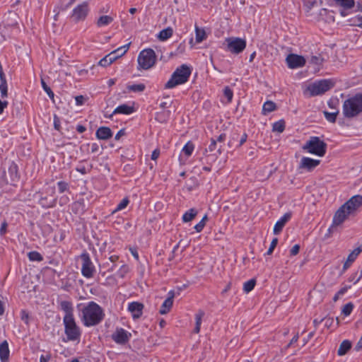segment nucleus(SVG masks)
<instances>
[{"mask_svg": "<svg viewBox=\"0 0 362 362\" xmlns=\"http://www.w3.org/2000/svg\"><path fill=\"white\" fill-rule=\"evenodd\" d=\"M105 317L103 308L95 302H90L82 309V322L86 327L98 325Z\"/></svg>", "mask_w": 362, "mask_h": 362, "instance_id": "nucleus-1", "label": "nucleus"}, {"mask_svg": "<svg viewBox=\"0 0 362 362\" xmlns=\"http://www.w3.org/2000/svg\"><path fill=\"white\" fill-rule=\"evenodd\" d=\"M342 112L346 118L355 117L362 112V94H356L344 100Z\"/></svg>", "mask_w": 362, "mask_h": 362, "instance_id": "nucleus-2", "label": "nucleus"}, {"mask_svg": "<svg viewBox=\"0 0 362 362\" xmlns=\"http://www.w3.org/2000/svg\"><path fill=\"white\" fill-rule=\"evenodd\" d=\"M191 74L190 68L186 65L182 64L172 74L170 78L165 84V88H173L178 85L183 84L188 81Z\"/></svg>", "mask_w": 362, "mask_h": 362, "instance_id": "nucleus-3", "label": "nucleus"}, {"mask_svg": "<svg viewBox=\"0 0 362 362\" xmlns=\"http://www.w3.org/2000/svg\"><path fill=\"white\" fill-rule=\"evenodd\" d=\"M334 85V82L329 79L317 81L307 86L304 94H308L310 97L322 95L330 90Z\"/></svg>", "mask_w": 362, "mask_h": 362, "instance_id": "nucleus-4", "label": "nucleus"}, {"mask_svg": "<svg viewBox=\"0 0 362 362\" xmlns=\"http://www.w3.org/2000/svg\"><path fill=\"white\" fill-rule=\"evenodd\" d=\"M303 149L311 154L322 157L327 151V144L317 136H312L303 146Z\"/></svg>", "mask_w": 362, "mask_h": 362, "instance_id": "nucleus-5", "label": "nucleus"}, {"mask_svg": "<svg viewBox=\"0 0 362 362\" xmlns=\"http://www.w3.org/2000/svg\"><path fill=\"white\" fill-rule=\"evenodd\" d=\"M156 55L152 49H144L140 52L138 57L139 66L143 69L151 68L156 63Z\"/></svg>", "mask_w": 362, "mask_h": 362, "instance_id": "nucleus-6", "label": "nucleus"}, {"mask_svg": "<svg viewBox=\"0 0 362 362\" xmlns=\"http://www.w3.org/2000/svg\"><path fill=\"white\" fill-rule=\"evenodd\" d=\"M64 325L65 328V334L70 341H75L79 339L81 332L79 327L76 325L73 317H64Z\"/></svg>", "mask_w": 362, "mask_h": 362, "instance_id": "nucleus-7", "label": "nucleus"}, {"mask_svg": "<svg viewBox=\"0 0 362 362\" xmlns=\"http://www.w3.org/2000/svg\"><path fill=\"white\" fill-rule=\"evenodd\" d=\"M226 42L228 50L233 54L242 52L246 47V41L239 37H228L226 39Z\"/></svg>", "mask_w": 362, "mask_h": 362, "instance_id": "nucleus-8", "label": "nucleus"}, {"mask_svg": "<svg viewBox=\"0 0 362 362\" xmlns=\"http://www.w3.org/2000/svg\"><path fill=\"white\" fill-rule=\"evenodd\" d=\"M88 12V4L86 1L83 2L74 8L71 16V19L74 23L83 21L87 17Z\"/></svg>", "mask_w": 362, "mask_h": 362, "instance_id": "nucleus-9", "label": "nucleus"}, {"mask_svg": "<svg viewBox=\"0 0 362 362\" xmlns=\"http://www.w3.org/2000/svg\"><path fill=\"white\" fill-rule=\"evenodd\" d=\"M82 260L81 273L86 278H92L95 272V267L93 266L89 255L88 253H83L81 255Z\"/></svg>", "mask_w": 362, "mask_h": 362, "instance_id": "nucleus-10", "label": "nucleus"}, {"mask_svg": "<svg viewBox=\"0 0 362 362\" xmlns=\"http://www.w3.org/2000/svg\"><path fill=\"white\" fill-rule=\"evenodd\" d=\"M286 62L290 69L303 67L305 64L303 57L295 54H290L286 57Z\"/></svg>", "mask_w": 362, "mask_h": 362, "instance_id": "nucleus-11", "label": "nucleus"}, {"mask_svg": "<svg viewBox=\"0 0 362 362\" xmlns=\"http://www.w3.org/2000/svg\"><path fill=\"white\" fill-rule=\"evenodd\" d=\"M132 334L122 328H117L112 334V339L119 344H124L129 341Z\"/></svg>", "mask_w": 362, "mask_h": 362, "instance_id": "nucleus-12", "label": "nucleus"}, {"mask_svg": "<svg viewBox=\"0 0 362 362\" xmlns=\"http://www.w3.org/2000/svg\"><path fill=\"white\" fill-rule=\"evenodd\" d=\"M351 214H352L342 205L334 216L332 226L341 225Z\"/></svg>", "mask_w": 362, "mask_h": 362, "instance_id": "nucleus-13", "label": "nucleus"}, {"mask_svg": "<svg viewBox=\"0 0 362 362\" xmlns=\"http://www.w3.org/2000/svg\"><path fill=\"white\" fill-rule=\"evenodd\" d=\"M349 212L354 214L360 206H362V196L355 195L343 204Z\"/></svg>", "mask_w": 362, "mask_h": 362, "instance_id": "nucleus-14", "label": "nucleus"}, {"mask_svg": "<svg viewBox=\"0 0 362 362\" xmlns=\"http://www.w3.org/2000/svg\"><path fill=\"white\" fill-rule=\"evenodd\" d=\"M320 163V160L313 159L308 157H303L300 160L299 168L308 171L313 170Z\"/></svg>", "mask_w": 362, "mask_h": 362, "instance_id": "nucleus-15", "label": "nucleus"}, {"mask_svg": "<svg viewBox=\"0 0 362 362\" xmlns=\"http://www.w3.org/2000/svg\"><path fill=\"white\" fill-rule=\"evenodd\" d=\"M335 4L341 8L340 13L342 16H346L354 7V0H334Z\"/></svg>", "mask_w": 362, "mask_h": 362, "instance_id": "nucleus-16", "label": "nucleus"}, {"mask_svg": "<svg viewBox=\"0 0 362 362\" xmlns=\"http://www.w3.org/2000/svg\"><path fill=\"white\" fill-rule=\"evenodd\" d=\"M143 309L144 305L139 302H132L128 306V310L132 313L134 319H138L141 316Z\"/></svg>", "mask_w": 362, "mask_h": 362, "instance_id": "nucleus-17", "label": "nucleus"}, {"mask_svg": "<svg viewBox=\"0 0 362 362\" xmlns=\"http://www.w3.org/2000/svg\"><path fill=\"white\" fill-rule=\"evenodd\" d=\"M175 297V293L173 291H170L168 293V297L163 303L159 313L161 315L167 314L171 309L173 304V298Z\"/></svg>", "mask_w": 362, "mask_h": 362, "instance_id": "nucleus-18", "label": "nucleus"}, {"mask_svg": "<svg viewBox=\"0 0 362 362\" xmlns=\"http://www.w3.org/2000/svg\"><path fill=\"white\" fill-rule=\"evenodd\" d=\"M291 217V213H286L274 225V233L278 235L281 233L286 223Z\"/></svg>", "mask_w": 362, "mask_h": 362, "instance_id": "nucleus-19", "label": "nucleus"}, {"mask_svg": "<svg viewBox=\"0 0 362 362\" xmlns=\"http://www.w3.org/2000/svg\"><path fill=\"white\" fill-rule=\"evenodd\" d=\"M95 135L98 139L107 140L112 136V133L109 127H101L97 129Z\"/></svg>", "mask_w": 362, "mask_h": 362, "instance_id": "nucleus-20", "label": "nucleus"}, {"mask_svg": "<svg viewBox=\"0 0 362 362\" xmlns=\"http://www.w3.org/2000/svg\"><path fill=\"white\" fill-rule=\"evenodd\" d=\"M8 344L6 341H4L0 344V359L1 362H7L9 358Z\"/></svg>", "mask_w": 362, "mask_h": 362, "instance_id": "nucleus-21", "label": "nucleus"}, {"mask_svg": "<svg viewBox=\"0 0 362 362\" xmlns=\"http://www.w3.org/2000/svg\"><path fill=\"white\" fill-rule=\"evenodd\" d=\"M8 173L13 182H17L20 180V174L18 173V165L15 163H12L8 168Z\"/></svg>", "mask_w": 362, "mask_h": 362, "instance_id": "nucleus-22", "label": "nucleus"}, {"mask_svg": "<svg viewBox=\"0 0 362 362\" xmlns=\"http://www.w3.org/2000/svg\"><path fill=\"white\" fill-rule=\"evenodd\" d=\"M60 307L62 310L65 313L64 317H73V306L71 302L64 300L60 303Z\"/></svg>", "mask_w": 362, "mask_h": 362, "instance_id": "nucleus-23", "label": "nucleus"}, {"mask_svg": "<svg viewBox=\"0 0 362 362\" xmlns=\"http://www.w3.org/2000/svg\"><path fill=\"white\" fill-rule=\"evenodd\" d=\"M134 111V109L132 106H129L127 104H123V105L118 106L113 111V114L129 115V114H132Z\"/></svg>", "mask_w": 362, "mask_h": 362, "instance_id": "nucleus-24", "label": "nucleus"}, {"mask_svg": "<svg viewBox=\"0 0 362 362\" xmlns=\"http://www.w3.org/2000/svg\"><path fill=\"white\" fill-rule=\"evenodd\" d=\"M195 28V40L197 43H200L206 38V33L204 28H199L197 24Z\"/></svg>", "mask_w": 362, "mask_h": 362, "instance_id": "nucleus-25", "label": "nucleus"}, {"mask_svg": "<svg viewBox=\"0 0 362 362\" xmlns=\"http://www.w3.org/2000/svg\"><path fill=\"white\" fill-rule=\"evenodd\" d=\"M204 315H205L204 312L202 310H199L195 314V327H194V332L197 334H198L200 332L202 318L204 316Z\"/></svg>", "mask_w": 362, "mask_h": 362, "instance_id": "nucleus-26", "label": "nucleus"}, {"mask_svg": "<svg viewBox=\"0 0 362 362\" xmlns=\"http://www.w3.org/2000/svg\"><path fill=\"white\" fill-rule=\"evenodd\" d=\"M173 34V30L171 27H168L165 29L162 30L158 35V38L160 41H165L172 37Z\"/></svg>", "mask_w": 362, "mask_h": 362, "instance_id": "nucleus-27", "label": "nucleus"}, {"mask_svg": "<svg viewBox=\"0 0 362 362\" xmlns=\"http://www.w3.org/2000/svg\"><path fill=\"white\" fill-rule=\"evenodd\" d=\"M351 342L348 340L343 341L337 351V354L339 356H343L346 354V352L351 349Z\"/></svg>", "mask_w": 362, "mask_h": 362, "instance_id": "nucleus-28", "label": "nucleus"}, {"mask_svg": "<svg viewBox=\"0 0 362 362\" xmlns=\"http://www.w3.org/2000/svg\"><path fill=\"white\" fill-rule=\"evenodd\" d=\"M112 21L113 18L110 16H102L98 19L96 25L98 27H103L110 24Z\"/></svg>", "mask_w": 362, "mask_h": 362, "instance_id": "nucleus-29", "label": "nucleus"}, {"mask_svg": "<svg viewBox=\"0 0 362 362\" xmlns=\"http://www.w3.org/2000/svg\"><path fill=\"white\" fill-rule=\"evenodd\" d=\"M197 214V211L195 209H190L183 214L182 221L184 222H189L194 218Z\"/></svg>", "mask_w": 362, "mask_h": 362, "instance_id": "nucleus-30", "label": "nucleus"}, {"mask_svg": "<svg viewBox=\"0 0 362 362\" xmlns=\"http://www.w3.org/2000/svg\"><path fill=\"white\" fill-rule=\"evenodd\" d=\"M276 107V104L274 102L268 100L263 105L262 112L264 115H267V113L275 110Z\"/></svg>", "mask_w": 362, "mask_h": 362, "instance_id": "nucleus-31", "label": "nucleus"}, {"mask_svg": "<svg viewBox=\"0 0 362 362\" xmlns=\"http://www.w3.org/2000/svg\"><path fill=\"white\" fill-rule=\"evenodd\" d=\"M146 88V86L144 83L127 85V89L129 91L134 93L143 92Z\"/></svg>", "mask_w": 362, "mask_h": 362, "instance_id": "nucleus-32", "label": "nucleus"}, {"mask_svg": "<svg viewBox=\"0 0 362 362\" xmlns=\"http://www.w3.org/2000/svg\"><path fill=\"white\" fill-rule=\"evenodd\" d=\"M362 252V244L357 248L354 249L348 256L349 262H354L358 255Z\"/></svg>", "mask_w": 362, "mask_h": 362, "instance_id": "nucleus-33", "label": "nucleus"}, {"mask_svg": "<svg viewBox=\"0 0 362 362\" xmlns=\"http://www.w3.org/2000/svg\"><path fill=\"white\" fill-rule=\"evenodd\" d=\"M129 203V200L127 197L124 198L117 206L115 210L112 211V214H115L119 211L125 209Z\"/></svg>", "mask_w": 362, "mask_h": 362, "instance_id": "nucleus-34", "label": "nucleus"}, {"mask_svg": "<svg viewBox=\"0 0 362 362\" xmlns=\"http://www.w3.org/2000/svg\"><path fill=\"white\" fill-rule=\"evenodd\" d=\"M28 257L30 261L41 262L43 259L42 256L36 251L30 252L28 254Z\"/></svg>", "mask_w": 362, "mask_h": 362, "instance_id": "nucleus-35", "label": "nucleus"}, {"mask_svg": "<svg viewBox=\"0 0 362 362\" xmlns=\"http://www.w3.org/2000/svg\"><path fill=\"white\" fill-rule=\"evenodd\" d=\"M284 129H285V122L284 120H279L278 122H276L273 124V131L274 132H277L281 133L284 132Z\"/></svg>", "mask_w": 362, "mask_h": 362, "instance_id": "nucleus-36", "label": "nucleus"}, {"mask_svg": "<svg viewBox=\"0 0 362 362\" xmlns=\"http://www.w3.org/2000/svg\"><path fill=\"white\" fill-rule=\"evenodd\" d=\"M256 281L255 279H250L246 281L243 285V290L245 293L250 292L255 287Z\"/></svg>", "mask_w": 362, "mask_h": 362, "instance_id": "nucleus-37", "label": "nucleus"}, {"mask_svg": "<svg viewBox=\"0 0 362 362\" xmlns=\"http://www.w3.org/2000/svg\"><path fill=\"white\" fill-rule=\"evenodd\" d=\"M194 146L192 142H187L182 148V152L187 156H189L192 155L194 151Z\"/></svg>", "mask_w": 362, "mask_h": 362, "instance_id": "nucleus-38", "label": "nucleus"}, {"mask_svg": "<svg viewBox=\"0 0 362 362\" xmlns=\"http://www.w3.org/2000/svg\"><path fill=\"white\" fill-rule=\"evenodd\" d=\"M129 45L130 43H128L114 50L116 52V55L118 57V58L122 57L128 51Z\"/></svg>", "mask_w": 362, "mask_h": 362, "instance_id": "nucleus-39", "label": "nucleus"}, {"mask_svg": "<svg viewBox=\"0 0 362 362\" xmlns=\"http://www.w3.org/2000/svg\"><path fill=\"white\" fill-rule=\"evenodd\" d=\"M338 113L339 111H336L334 112H328L327 111L324 112V115L327 120L332 123L335 122Z\"/></svg>", "mask_w": 362, "mask_h": 362, "instance_id": "nucleus-40", "label": "nucleus"}, {"mask_svg": "<svg viewBox=\"0 0 362 362\" xmlns=\"http://www.w3.org/2000/svg\"><path fill=\"white\" fill-rule=\"evenodd\" d=\"M239 136H240V134L238 132H235L233 134L230 139L228 141L229 147H234V146L237 147V144H238V140L239 139Z\"/></svg>", "mask_w": 362, "mask_h": 362, "instance_id": "nucleus-41", "label": "nucleus"}, {"mask_svg": "<svg viewBox=\"0 0 362 362\" xmlns=\"http://www.w3.org/2000/svg\"><path fill=\"white\" fill-rule=\"evenodd\" d=\"M217 148V151L219 154L221 153V146H217V142L215 139H211V144L209 146V151L210 152H213Z\"/></svg>", "mask_w": 362, "mask_h": 362, "instance_id": "nucleus-42", "label": "nucleus"}, {"mask_svg": "<svg viewBox=\"0 0 362 362\" xmlns=\"http://www.w3.org/2000/svg\"><path fill=\"white\" fill-rule=\"evenodd\" d=\"M353 308H354L353 303H346L345 305H344L341 312L345 316H348L352 312Z\"/></svg>", "mask_w": 362, "mask_h": 362, "instance_id": "nucleus-43", "label": "nucleus"}, {"mask_svg": "<svg viewBox=\"0 0 362 362\" xmlns=\"http://www.w3.org/2000/svg\"><path fill=\"white\" fill-rule=\"evenodd\" d=\"M170 113L169 111L165 112L163 111L161 112H158L156 114V119L159 122H165L166 121L165 115H168Z\"/></svg>", "mask_w": 362, "mask_h": 362, "instance_id": "nucleus-44", "label": "nucleus"}, {"mask_svg": "<svg viewBox=\"0 0 362 362\" xmlns=\"http://www.w3.org/2000/svg\"><path fill=\"white\" fill-rule=\"evenodd\" d=\"M223 94H224V96L228 99V102L230 103L232 100V98H233V93L232 90L229 87L226 86L224 88Z\"/></svg>", "mask_w": 362, "mask_h": 362, "instance_id": "nucleus-45", "label": "nucleus"}, {"mask_svg": "<svg viewBox=\"0 0 362 362\" xmlns=\"http://www.w3.org/2000/svg\"><path fill=\"white\" fill-rule=\"evenodd\" d=\"M0 91L1 97L6 98L8 95L7 83H0Z\"/></svg>", "mask_w": 362, "mask_h": 362, "instance_id": "nucleus-46", "label": "nucleus"}, {"mask_svg": "<svg viewBox=\"0 0 362 362\" xmlns=\"http://www.w3.org/2000/svg\"><path fill=\"white\" fill-rule=\"evenodd\" d=\"M57 185H58L59 192L60 193H63L64 192L66 191L69 188L68 183L63 182V181L59 182L57 183Z\"/></svg>", "mask_w": 362, "mask_h": 362, "instance_id": "nucleus-47", "label": "nucleus"}, {"mask_svg": "<svg viewBox=\"0 0 362 362\" xmlns=\"http://www.w3.org/2000/svg\"><path fill=\"white\" fill-rule=\"evenodd\" d=\"M310 62L313 64L320 65L322 62V59L320 56H312Z\"/></svg>", "mask_w": 362, "mask_h": 362, "instance_id": "nucleus-48", "label": "nucleus"}, {"mask_svg": "<svg viewBox=\"0 0 362 362\" xmlns=\"http://www.w3.org/2000/svg\"><path fill=\"white\" fill-rule=\"evenodd\" d=\"M112 63L110 62V59L109 57H107V55H106L105 57H104L102 59H100L98 62V65L101 66H103V67H106L109 65H110Z\"/></svg>", "mask_w": 362, "mask_h": 362, "instance_id": "nucleus-49", "label": "nucleus"}, {"mask_svg": "<svg viewBox=\"0 0 362 362\" xmlns=\"http://www.w3.org/2000/svg\"><path fill=\"white\" fill-rule=\"evenodd\" d=\"M129 272V268L127 265H122L118 271V274L121 278H124V276Z\"/></svg>", "mask_w": 362, "mask_h": 362, "instance_id": "nucleus-50", "label": "nucleus"}, {"mask_svg": "<svg viewBox=\"0 0 362 362\" xmlns=\"http://www.w3.org/2000/svg\"><path fill=\"white\" fill-rule=\"evenodd\" d=\"M277 243H278V238H274L272 240V243H271L270 247H269V250H268V251L267 252V255H271L273 252V251H274V248L276 247Z\"/></svg>", "mask_w": 362, "mask_h": 362, "instance_id": "nucleus-51", "label": "nucleus"}, {"mask_svg": "<svg viewBox=\"0 0 362 362\" xmlns=\"http://www.w3.org/2000/svg\"><path fill=\"white\" fill-rule=\"evenodd\" d=\"M21 320L25 322V324L29 323V314L25 310L21 311Z\"/></svg>", "mask_w": 362, "mask_h": 362, "instance_id": "nucleus-52", "label": "nucleus"}, {"mask_svg": "<svg viewBox=\"0 0 362 362\" xmlns=\"http://www.w3.org/2000/svg\"><path fill=\"white\" fill-rule=\"evenodd\" d=\"M239 138L240 141L237 144V147L241 146L247 141V134L244 133L241 136L240 135Z\"/></svg>", "mask_w": 362, "mask_h": 362, "instance_id": "nucleus-53", "label": "nucleus"}, {"mask_svg": "<svg viewBox=\"0 0 362 362\" xmlns=\"http://www.w3.org/2000/svg\"><path fill=\"white\" fill-rule=\"evenodd\" d=\"M351 25L362 28V16H357Z\"/></svg>", "mask_w": 362, "mask_h": 362, "instance_id": "nucleus-54", "label": "nucleus"}, {"mask_svg": "<svg viewBox=\"0 0 362 362\" xmlns=\"http://www.w3.org/2000/svg\"><path fill=\"white\" fill-rule=\"evenodd\" d=\"M357 275V273H355V274H353L349 278V281H354V284H356L358 283L360 279H361L362 277V274H361L358 277L356 278Z\"/></svg>", "mask_w": 362, "mask_h": 362, "instance_id": "nucleus-55", "label": "nucleus"}, {"mask_svg": "<svg viewBox=\"0 0 362 362\" xmlns=\"http://www.w3.org/2000/svg\"><path fill=\"white\" fill-rule=\"evenodd\" d=\"M60 119L55 115L54 116V126L55 129L59 130L60 129Z\"/></svg>", "mask_w": 362, "mask_h": 362, "instance_id": "nucleus-56", "label": "nucleus"}, {"mask_svg": "<svg viewBox=\"0 0 362 362\" xmlns=\"http://www.w3.org/2000/svg\"><path fill=\"white\" fill-rule=\"evenodd\" d=\"M107 55L109 57L110 62L111 63H113L115 60L119 59L118 57L116 55V52H115V51L111 52L110 54H108Z\"/></svg>", "mask_w": 362, "mask_h": 362, "instance_id": "nucleus-57", "label": "nucleus"}, {"mask_svg": "<svg viewBox=\"0 0 362 362\" xmlns=\"http://www.w3.org/2000/svg\"><path fill=\"white\" fill-rule=\"evenodd\" d=\"M205 225L206 224L204 223V221H201L199 223H198L197 225H195L194 229L196 230L197 232L199 233L203 230Z\"/></svg>", "mask_w": 362, "mask_h": 362, "instance_id": "nucleus-58", "label": "nucleus"}, {"mask_svg": "<svg viewBox=\"0 0 362 362\" xmlns=\"http://www.w3.org/2000/svg\"><path fill=\"white\" fill-rule=\"evenodd\" d=\"M299 250H300L299 245H293L290 251L291 255H296L299 252Z\"/></svg>", "mask_w": 362, "mask_h": 362, "instance_id": "nucleus-59", "label": "nucleus"}, {"mask_svg": "<svg viewBox=\"0 0 362 362\" xmlns=\"http://www.w3.org/2000/svg\"><path fill=\"white\" fill-rule=\"evenodd\" d=\"M75 100L77 105H82L84 103L85 98L83 95H78Z\"/></svg>", "mask_w": 362, "mask_h": 362, "instance_id": "nucleus-60", "label": "nucleus"}, {"mask_svg": "<svg viewBox=\"0 0 362 362\" xmlns=\"http://www.w3.org/2000/svg\"><path fill=\"white\" fill-rule=\"evenodd\" d=\"M7 223L6 221L1 223V226L0 228V235H4L6 232Z\"/></svg>", "mask_w": 362, "mask_h": 362, "instance_id": "nucleus-61", "label": "nucleus"}, {"mask_svg": "<svg viewBox=\"0 0 362 362\" xmlns=\"http://www.w3.org/2000/svg\"><path fill=\"white\" fill-rule=\"evenodd\" d=\"M8 106L7 101H1L0 100V115L4 112V110Z\"/></svg>", "mask_w": 362, "mask_h": 362, "instance_id": "nucleus-62", "label": "nucleus"}, {"mask_svg": "<svg viewBox=\"0 0 362 362\" xmlns=\"http://www.w3.org/2000/svg\"><path fill=\"white\" fill-rule=\"evenodd\" d=\"M160 155V151L158 149H156L152 152L151 159L156 160Z\"/></svg>", "mask_w": 362, "mask_h": 362, "instance_id": "nucleus-63", "label": "nucleus"}, {"mask_svg": "<svg viewBox=\"0 0 362 362\" xmlns=\"http://www.w3.org/2000/svg\"><path fill=\"white\" fill-rule=\"evenodd\" d=\"M50 359V356L49 354L47 355H42L40 356V362H48Z\"/></svg>", "mask_w": 362, "mask_h": 362, "instance_id": "nucleus-64", "label": "nucleus"}]
</instances>
